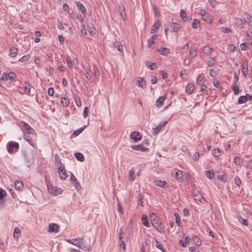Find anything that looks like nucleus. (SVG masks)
<instances>
[{
    "instance_id": "f257e3e1",
    "label": "nucleus",
    "mask_w": 252,
    "mask_h": 252,
    "mask_svg": "<svg viewBox=\"0 0 252 252\" xmlns=\"http://www.w3.org/2000/svg\"><path fill=\"white\" fill-rule=\"evenodd\" d=\"M66 241L69 243L76 246L82 250H89V246L84 244L83 239L80 237H76L74 239H68Z\"/></svg>"
},
{
    "instance_id": "f03ea898",
    "label": "nucleus",
    "mask_w": 252,
    "mask_h": 252,
    "mask_svg": "<svg viewBox=\"0 0 252 252\" xmlns=\"http://www.w3.org/2000/svg\"><path fill=\"white\" fill-rule=\"evenodd\" d=\"M16 74L13 72L9 73H3L1 77L0 78V81H7L8 80H14L16 78Z\"/></svg>"
},
{
    "instance_id": "7ed1b4c3",
    "label": "nucleus",
    "mask_w": 252,
    "mask_h": 252,
    "mask_svg": "<svg viewBox=\"0 0 252 252\" xmlns=\"http://www.w3.org/2000/svg\"><path fill=\"white\" fill-rule=\"evenodd\" d=\"M192 195L194 197V199L199 201L201 203L205 201V199L203 197L201 193L198 190H194L192 191Z\"/></svg>"
},
{
    "instance_id": "20e7f679",
    "label": "nucleus",
    "mask_w": 252,
    "mask_h": 252,
    "mask_svg": "<svg viewBox=\"0 0 252 252\" xmlns=\"http://www.w3.org/2000/svg\"><path fill=\"white\" fill-rule=\"evenodd\" d=\"M142 134L138 131H134L130 135V138L136 142L142 139Z\"/></svg>"
},
{
    "instance_id": "39448f33",
    "label": "nucleus",
    "mask_w": 252,
    "mask_h": 252,
    "mask_svg": "<svg viewBox=\"0 0 252 252\" xmlns=\"http://www.w3.org/2000/svg\"><path fill=\"white\" fill-rule=\"evenodd\" d=\"M58 172L61 180H64L66 179L67 176L64 165L58 167Z\"/></svg>"
},
{
    "instance_id": "423d86ee",
    "label": "nucleus",
    "mask_w": 252,
    "mask_h": 252,
    "mask_svg": "<svg viewBox=\"0 0 252 252\" xmlns=\"http://www.w3.org/2000/svg\"><path fill=\"white\" fill-rule=\"evenodd\" d=\"M132 223L129 222L126 228V230H125V232H123L121 229L120 231V235H125L126 236L130 235L131 234V233L132 232Z\"/></svg>"
},
{
    "instance_id": "0eeeda50",
    "label": "nucleus",
    "mask_w": 252,
    "mask_h": 252,
    "mask_svg": "<svg viewBox=\"0 0 252 252\" xmlns=\"http://www.w3.org/2000/svg\"><path fill=\"white\" fill-rule=\"evenodd\" d=\"M156 215L154 213H152L150 215V220L152 225L158 230V220L156 219Z\"/></svg>"
},
{
    "instance_id": "6e6552de",
    "label": "nucleus",
    "mask_w": 252,
    "mask_h": 252,
    "mask_svg": "<svg viewBox=\"0 0 252 252\" xmlns=\"http://www.w3.org/2000/svg\"><path fill=\"white\" fill-rule=\"evenodd\" d=\"M59 230V226L56 223H51L49 225L48 231L57 233Z\"/></svg>"
},
{
    "instance_id": "1a4fd4ad",
    "label": "nucleus",
    "mask_w": 252,
    "mask_h": 252,
    "mask_svg": "<svg viewBox=\"0 0 252 252\" xmlns=\"http://www.w3.org/2000/svg\"><path fill=\"white\" fill-rule=\"evenodd\" d=\"M118 9L122 19L124 20H125L126 18V15L125 11V7L122 4L119 5L118 6Z\"/></svg>"
},
{
    "instance_id": "9d476101",
    "label": "nucleus",
    "mask_w": 252,
    "mask_h": 252,
    "mask_svg": "<svg viewBox=\"0 0 252 252\" xmlns=\"http://www.w3.org/2000/svg\"><path fill=\"white\" fill-rule=\"evenodd\" d=\"M70 180L71 182L74 185L76 189L77 190L79 189V188H81L79 183L77 181L76 178L72 173L70 174Z\"/></svg>"
},
{
    "instance_id": "9b49d317",
    "label": "nucleus",
    "mask_w": 252,
    "mask_h": 252,
    "mask_svg": "<svg viewBox=\"0 0 252 252\" xmlns=\"http://www.w3.org/2000/svg\"><path fill=\"white\" fill-rule=\"evenodd\" d=\"M13 148L16 149H18L19 148V144L16 142H10L8 145V152L9 153H12L13 152Z\"/></svg>"
},
{
    "instance_id": "f8f14e48",
    "label": "nucleus",
    "mask_w": 252,
    "mask_h": 252,
    "mask_svg": "<svg viewBox=\"0 0 252 252\" xmlns=\"http://www.w3.org/2000/svg\"><path fill=\"white\" fill-rule=\"evenodd\" d=\"M131 147L132 149L138 151L146 152L148 151V148L143 146L142 145H133Z\"/></svg>"
},
{
    "instance_id": "ddd939ff",
    "label": "nucleus",
    "mask_w": 252,
    "mask_h": 252,
    "mask_svg": "<svg viewBox=\"0 0 252 252\" xmlns=\"http://www.w3.org/2000/svg\"><path fill=\"white\" fill-rule=\"evenodd\" d=\"M170 53V49L166 47H160L158 49V53L163 56H167Z\"/></svg>"
},
{
    "instance_id": "4468645a",
    "label": "nucleus",
    "mask_w": 252,
    "mask_h": 252,
    "mask_svg": "<svg viewBox=\"0 0 252 252\" xmlns=\"http://www.w3.org/2000/svg\"><path fill=\"white\" fill-rule=\"evenodd\" d=\"M145 65L151 70L156 69L157 67V64L155 63H152L151 62L147 61L145 62Z\"/></svg>"
},
{
    "instance_id": "2eb2a0df",
    "label": "nucleus",
    "mask_w": 252,
    "mask_h": 252,
    "mask_svg": "<svg viewBox=\"0 0 252 252\" xmlns=\"http://www.w3.org/2000/svg\"><path fill=\"white\" fill-rule=\"evenodd\" d=\"M52 190H50V188L48 187V190H49L50 193L56 195L60 194L62 192L61 189L56 187H55L54 188H52Z\"/></svg>"
},
{
    "instance_id": "dca6fc26",
    "label": "nucleus",
    "mask_w": 252,
    "mask_h": 252,
    "mask_svg": "<svg viewBox=\"0 0 252 252\" xmlns=\"http://www.w3.org/2000/svg\"><path fill=\"white\" fill-rule=\"evenodd\" d=\"M202 18L204 21H205L208 23L211 24L212 21V17L209 13H207L202 15Z\"/></svg>"
},
{
    "instance_id": "f3484780",
    "label": "nucleus",
    "mask_w": 252,
    "mask_h": 252,
    "mask_svg": "<svg viewBox=\"0 0 252 252\" xmlns=\"http://www.w3.org/2000/svg\"><path fill=\"white\" fill-rule=\"evenodd\" d=\"M14 186L15 189L19 191L22 190L24 187L23 182L22 181H18L15 182Z\"/></svg>"
},
{
    "instance_id": "a211bd4d",
    "label": "nucleus",
    "mask_w": 252,
    "mask_h": 252,
    "mask_svg": "<svg viewBox=\"0 0 252 252\" xmlns=\"http://www.w3.org/2000/svg\"><path fill=\"white\" fill-rule=\"evenodd\" d=\"M141 221L142 224L145 226H149V222L148 221L147 216L146 215H143L141 217Z\"/></svg>"
},
{
    "instance_id": "6ab92c4d",
    "label": "nucleus",
    "mask_w": 252,
    "mask_h": 252,
    "mask_svg": "<svg viewBox=\"0 0 252 252\" xmlns=\"http://www.w3.org/2000/svg\"><path fill=\"white\" fill-rule=\"evenodd\" d=\"M135 174L134 168H132L128 172V180L130 181H133L135 179L134 174Z\"/></svg>"
},
{
    "instance_id": "aec40b11",
    "label": "nucleus",
    "mask_w": 252,
    "mask_h": 252,
    "mask_svg": "<svg viewBox=\"0 0 252 252\" xmlns=\"http://www.w3.org/2000/svg\"><path fill=\"white\" fill-rule=\"evenodd\" d=\"M194 89V85L192 84H188L186 87V91L189 94H191Z\"/></svg>"
},
{
    "instance_id": "412c9836",
    "label": "nucleus",
    "mask_w": 252,
    "mask_h": 252,
    "mask_svg": "<svg viewBox=\"0 0 252 252\" xmlns=\"http://www.w3.org/2000/svg\"><path fill=\"white\" fill-rule=\"evenodd\" d=\"M157 37V35L156 34H154L148 39L147 46L149 47H150L154 43L155 40L156 39Z\"/></svg>"
},
{
    "instance_id": "4be33fe9",
    "label": "nucleus",
    "mask_w": 252,
    "mask_h": 252,
    "mask_svg": "<svg viewBox=\"0 0 252 252\" xmlns=\"http://www.w3.org/2000/svg\"><path fill=\"white\" fill-rule=\"evenodd\" d=\"M158 187L166 189L168 188V184L165 181L158 180Z\"/></svg>"
},
{
    "instance_id": "5701e85b",
    "label": "nucleus",
    "mask_w": 252,
    "mask_h": 252,
    "mask_svg": "<svg viewBox=\"0 0 252 252\" xmlns=\"http://www.w3.org/2000/svg\"><path fill=\"white\" fill-rule=\"evenodd\" d=\"M75 158L80 161H83L85 159L84 157L81 153H76L74 154Z\"/></svg>"
},
{
    "instance_id": "b1692460",
    "label": "nucleus",
    "mask_w": 252,
    "mask_h": 252,
    "mask_svg": "<svg viewBox=\"0 0 252 252\" xmlns=\"http://www.w3.org/2000/svg\"><path fill=\"white\" fill-rule=\"evenodd\" d=\"M55 164L56 166H63L64 165L62 163L61 161L59 160V155L57 154L55 155Z\"/></svg>"
},
{
    "instance_id": "393cba45",
    "label": "nucleus",
    "mask_w": 252,
    "mask_h": 252,
    "mask_svg": "<svg viewBox=\"0 0 252 252\" xmlns=\"http://www.w3.org/2000/svg\"><path fill=\"white\" fill-rule=\"evenodd\" d=\"M17 49L14 47H11L10 49V56L12 57H15L17 54Z\"/></svg>"
},
{
    "instance_id": "a878e982",
    "label": "nucleus",
    "mask_w": 252,
    "mask_h": 252,
    "mask_svg": "<svg viewBox=\"0 0 252 252\" xmlns=\"http://www.w3.org/2000/svg\"><path fill=\"white\" fill-rule=\"evenodd\" d=\"M61 102L63 106L68 107L69 104V100L67 97H63L62 98Z\"/></svg>"
},
{
    "instance_id": "bb28decb",
    "label": "nucleus",
    "mask_w": 252,
    "mask_h": 252,
    "mask_svg": "<svg viewBox=\"0 0 252 252\" xmlns=\"http://www.w3.org/2000/svg\"><path fill=\"white\" fill-rule=\"evenodd\" d=\"M178 25L176 23L173 22L171 24V30L172 32H177L179 27L178 26Z\"/></svg>"
},
{
    "instance_id": "cd10ccee",
    "label": "nucleus",
    "mask_w": 252,
    "mask_h": 252,
    "mask_svg": "<svg viewBox=\"0 0 252 252\" xmlns=\"http://www.w3.org/2000/svg\"><path fill=\"white\" fill-rule=\"evenodd\" d=\"M21 126L23 127V130L27 132L28 130H30L31 129V128H32V127L29 124H28L27 123H26L24 122H22Z\"/></svg>"
},
{
    "instance_id": "c85d7f7f",
    "label": "nucleus",
    "mask_w": 252,
    "mask_h": 252,
    "mask_svg": "<svg viewBox=\"0 0 252 252\" xmlns=\"http://www.w3.org/2000/svg\"><path fill=\"white\" fill-rule=\"evenodd\" d=\"M248 98L247 97L246 95H242L239 97L238 100V104H242L243 103L246 102L248 100Z\"/></svg>"
},
{
    "instance_id": "c756f323",
    "label": "nucleus",
    "mask_w": 252,
    "mask_h": 252,
    "mask_svg": "<svg viewBox=\"0 0 252 252\" xmlns=\"http://www.w3.org/2000/svg\"><path fill=\"white\" fill-rule=\"evenodd\" d=\"M144 79L141 77H139L136 79L135 80V85L139 86L141 88H143V81Z\"/></svg>"
},
{
    "instance_id": "7c9ffc66",
    "label": "nucleus",
    "mask_w": 252,
    "mask_h": 252,
    "mask_svg": "<svg viewBox=\"0 0 252 252\" xmlns=\"http://www.w3.org/2000/svg\"><path fill=\"white\" fill-rule=\"evenodd\" d=\"M206 175L209 179L214 178V172L213 170H209L206 171Z\"/></svg>"
},
{
    "instance_id": "2f4dec72",
    "label": "nucleus",
    "mask_w": 252,
    "mask_h": 252,
    "mask_svg": "<svg viewBox=\"0 0 252 252\" xmlns=\"http://www.w3.org/2000/svg\"><path fill=\"white\" fill-rule=\"evenodd\" d=\"M191 237H185V242H184L183 240H180V244L183 247H186L187 243H189Z\"/></svg>"
},
{
    "instance_id": "473e14b6",
    "label": "nucleus",
    "mask_w": 252,
    "mask_h": 252,
    "mask_svg": "<svg viewBox=\"0 0 252 252\" xmlns=\"http://www.w3.org/2000/svg\"><path fill=\"white\" fill-rule=\"evenodd\" d=\"M76 5L78 6V7L79 8V9L82 11V12L83 13H85L86 10L85 9V6L83 5V4L82 3H81L79 1H77L76 2Z\"/></svg>"
},
{
    "instance_id": "72a5a7b5",
    "label": "nucleus",
    "mask_w": 252,
    "mask_h": 252,
    "mask_svg": "<svg viewBox=\"0 0 252 252\" xmlns=\"http://www.w3.org/2000/svg\"><path fill=\"white\" fill-rule=\"evenodd\" d=\"M212 51V48L209 46L204 47L203 52L204 54H210Z\"/></svg>"
},
{
    "instance_id": "f704fd0d",
    "label": "nucleus",
    "mask_w": 252,
    "mask_h": 252,
    "mask_svg": "<svg viewBox=\"0 0 252 252\" xmlns=\"http://www.w3.org/2000/svg\"><path fill=\"white\" fill-rule=\"evenodd\" d=\"M123 238V237H119L118 243L119 244L120 247L122 248L123 250L125 251L126 249V245L125 241L122 240Z\"/></svg>"
},
{
    "instance_id": "c9c22d12",
    "label": "nucleus",
    "mask_w": 252,
    "mask_h": 252,
    "mask_svg": "<svg viewBox=\"0 0 252 252\" xmlns=\"http://www.w3.org/2000/svg\"><path fill=\"white\" fill-rule=\"evenodd\" d=\"M232 90L234 94L238 95L239 93V88L238 86V84H233L232 85Z\"/></svg>"
},
{
    "instance_id": "e433bc0d",
    "label": "nucleus",
    "mask_w": 252,
    "mask_h": 252,
    "mask_svg": "<svg viewBox=\"0 0 252 252\" xmlns=\"http://www.w3.org/2000/svg\"><path fill=\"white\" fill-rule=\"evenodd\" d=\"M93 72L90 69H86L85 72L86 78L87 79H91L92 77Z\"/></svg>"
},
{
    "instance_id": "4c0bfd02",
    "label": "nucleus",
    "mask_w": 252,
    "mask_h": 252,
    "mask_svg": "<svg viewBox=\"0 0 252 252\" xmlns=\"http://www.w3.org/2000/svg\"><path fill=\"white\" fill-rule=\"evenodd\" d=\"M180 16L184 21H186L188 20L186 12L183 9L180 11Z\"/></svg>"
},
{
    "instance_id": "58836bf2",
    "label": "nucleus",
    "mask_w": 252,
    "mask_h": 252,
    "mask_svg": "<svg viewBox=\"0 0 252 252\" xmlns=\"http://www.w3.org/2000/svg\"><path fill=\"white\" fill-rule=\"evenodd\" d=\"M176 178L179 180L183 178V172L181 170H178L175 174Z\"/></svg>"
},
{
    "instance_id": "ea45409f",
    "label": "nucleus",
    "mask_w": 252,
    "mask_h": 252,
    "mask_svg": "<svg viewBox=\"0 0 252 252\" xmlns=\"http://www.w3.org/2000/svg\"><path fill=\"white\" fill-rule=\"evenodd\" d=\"M243 161V159L238 157H235L234 159V162L236 165H240Z\"/></svg>"
},
{
    "instance_id": "a19ab883",
    "label": "nucleus",
    "mask_w": 252,
    "mask_h": 252,
    "mask_svg": "<svg viewBox=\"0 0 252 252\" xmlns=\"http://www.w3.org/2000/svg\"><path fill=\"white\" fill-rule=\"evenodd\" d=\"M174 216L175 217V222L177 224V225L179 226L180 224V215L178 213H176L174 214Z\"/></svg>"
},
{
    "instance_id": "79ce46f5",
    "label": "nucleus",
    "mask_w": 252,
    "mask_h": 252,
    "mask_svg": "<svg viewBox=\"0 0 252 252\" xmlns=\"http://www.w3.org/2000/svg\"><path fill=\"white\" fill-rule=\"evenodd\" d=\"M158 31V20H157L155 22V24L152 27L151 30V33H153L154 32H157Z\"/></svg>"
},
{
    "instance_id": "37998d69",
    "label": "nucleus",
    "mask_w": 252,
    "mask_h": 252,
    "mask_svg": "<svg viewBox=\"0 0 252 252\" xmlns=\"http://www.w3.org/2000/svg\"><path fill=\"white\" fill-rule=\"evenodd\" d=\"M149 128H151V133L154 135L157 134L158 133V126L156 127L153 126L152 125H150Z\"/></svg>"
},
{
    "instance_id": "c03bdc74",
    "label": "nucleus",
    "mask_w": 252,
    "mask_h": 252,
    "mask_svg": "<svg viewBox=\"0 0 252 252\" xmlns=\"http://www.w3.org/2000/svg\"><path fill=\"white\" fill-rule=\"evenodd\" d=\"M29 55H25L19 59L18 61L22 63H26L29 60Z\"/></svg>"
},
{
    "instance_id": "a18cd8bd",
    "label": "nucleus",
    "mask_w": 252,
    "mask_h": 252,
    "mask_svg": "<svg viewBox=\"0 0 252 252\" xmlns=\"http://www.w3.org/2000/svg\"><path fill=\"white\" fill-rule=\"evenodd\" d=\"M31 89V85L29 83H26L25 86V90L29 95L30 94V91Z\"/></svg>"
},
{
    "instance_id": "49530a36",
    "label": "nucleus",
    "mask_w": 252,
    "mask_h": 252,
    "mask_svg": "<svg viewBox=\"0 0 252 252\" xmlns=\"http://www.w3.org/2000/svg\"><path fill=\"white\" fill-rule=\"evenodd\" d=\"M215 63V60L212 57H209L208 61V65L210 66H213Z\"/></svg>"
},
{
    "instance_id": "de8ad7c7",
    "label": "nucleus",
    "mask_w": 252,
    "mask_h": 252,
    "mask_svg": "<svg viewBox=\"0 0 252 252\" xmlns=\"http://www.w3.org/2000/svg\"><path fill=\"white\" fill-rule=\"evenodd\" d=\"M196 49L190 50L189 57L191 58L194 57L196 55Z\"/></svg>"
},
{
    "instance_id": "09e8293b",
    "label": "nucleus",
    "mask_w": 252,
    "mask_h": 252,
    "mask_svg": "<svg viewBox=\"0 0 252 252\" xmlns=\"http://www.w3.org/2000/svg\"><path fill=\"white\" fill-rule=\"evenodd\" d=\"M222 152L221 150L219 149H215L213 152V154L215 156V157L218 158L220 157V156L221 155V153Z\"/></svg>"
},
{
    "instance_id": "8fccbe9b",
    "label": "nucleus",
    "mask_w": 252,
    "mask_h": 252,
    "mask_svg": "<svg viewBox=\"0 0 252 252\" xmlns=\"http://www.w3.org/2000/svg\"><path fill=\"white\" fill-rule=\"evenodd\" d=\"M235 23L238 26H241L244 23V20L241 18H235Z\"/></svg>"
},
{
    "instance_id": "3c124183",
    "label": "nucleus",
    "mask_w": 252,
    "mask_h": 252,
    "mask_svg": "<svg viewBox=\"0 0 252 252\" xmlns=\"http://www.w3.org/2000/svg\"><path fill=\"white\" fill-rule=\"evenodd\" d=\"M200 24V21L197 19H194L192 24V27L194 29H196L198 27Z\"/></svg>"
},
{
    "instance_id": "603ef678",
    "label": "nucleus",
    "mask_w": 252,
    "mask_h": 252,
    "mask_svg": "<svg viewBox=\"0 0 252 252\" xmlns=\"http://www.w3.org/2000/svg\"><path fill=\"white\" fill-rule=\"evenodd\" d=\"M218 179L223 183H225L227 181V178L225 175H218Z\"/></svg>"
},
{
    "instance_id": "864d4df0",
    "label": "nucleus",
    "mask_w": 252,
    "mask_h": 252,
    "mask_svg": "<svg viewBox=\"0 0 252 252\" xmlns=\"http://www.w3.org/2000/svg\"><path fill=\"white\" fill-rule=\"evenodd\" d=\"M165 99V97L164 96H161L158 97V107L162 105Z\"/></svg>"
},
{
    "instance_id": "5fc2aeb1",
    "label": "nucleus",
    "mask_w": 252,
    "mask_h": 252,
    "mask_svg": "<svg viewBox=\"0 0 252 252\" xmlns=\"http://www.w3.org/2000/svg\"><path fill=\"white\" fill-rule=\"evenodd\" d=\"M203 77L201 76V75H199L197 78L196 79V83L199 85H202L203 83Z\"/></svg>"
},
{
    "instance_id": "6e6d98bb",
    "label": "nucleus",
    "mask_w": 252,
    "mask_h": 252,
    "mask_svg": "<svg viewBox=\"0 0 252 252\" xmlns=\"http://www.w3.org/2000/svg\"><path fill=\"white\" fill-rule=\"evenodd\" d=\"M239 80V76L236 72L234 73V80L233 82V84H238V82Z\"/></svg>"
},
{
    "instance_id": "4d7b16f0",
    "label": "nucleus",
    "mask_w": 252,
    "mask_h": 252,
    "mask_svg": "<svg viewBox=\"0 0 252 252\" xmlns=\"http://www.w3.org/2000/svg\"><path fill=\"white\" fill-rule=\"evenodd\" d=\"M227 49L231 52H234L236 49V47L234 44H229L227 46Z\"/></svg>"
},
{
    "instance_id": "13d9d810",
    "label": "nucleus",
    "mask_w": 252,
    "mask_h": 252,
    "mask_svg": "<svg viewBox=\"0 0 252 252\" xmlns=\"http://www.w3.org/2000/svg\"><path fill=\"white\" fill-rule=\"evenodd\" d=\"M83 129L81 128L77 130L74 131L71 135L72 137L77 136L83 131Z\"/></svg>"
},
{
    "instance_id": "bf43d9fd",
    "label": "nucleus",
    "mask_w": 252,
    "mask_h": 252,
    "mask_svg": "<svg viewBox=\"0 0 252 252\" xmlns=\"http://www.w3.org/2000/svg\"><path fill=\"white\" fill-rule=\"evenodd\" d=\"M239 221H240V222H241V224L246 226L248 225L247 220L245 219H244L243 218L240 217L239 218Z\"/></svg>"
},
{
    "instance_id": "052dcab7",
    "label": "nucleus",
    "mask_w": 252,
    "mask_h": 252,
    "mask_svg": "<svg viewBox=\"0 0 252 252\" xmlns=\"http://www.w3.org/2000/svg\"><path fill=\"white\" fill-rule=\"evenodd\" d=\"M168 122L167 121H164L163 122H161L158 124V132H159V130L164 127L165 125L167 124Z\"/></svg>"
},
{
    "instance_id": "680f3d73",
    "label": "nucleus",
    "mask_w": 252,
    "mask_h": 252,
    "mask_svg": "<svg viewBox=\"0 0 252 252\" xmlns=\"http://www.w3.org/2000/svg\"><path fill=\"white\" fill-rule=\"evenodd\" d=\"M160 72L161 77L163 79H165L167 78L168 74L164 70H160Z\"/></svg>"
},
{
    "instance_id": "e2e57ef3",
    "label": "nucleus",
    "mask_w": 252,
    "mask_h": 252,
    "mask_svg": "<svg viewBox=\"0 0 252 252\" xmlns=\"http://www.w3.org/2000/svg\"><path fill=\"white\" fill-rule=\"evenodd\" d=\"M234 182H235V184L237 186H240V184H241V180H240V178L238 176H236V177H235Z\"/></svg>"
},
{
    "instance_id": "0e129e2a",
    "label": "nucleus",
    "mask_w": 252,
    "mask_h": 252,
    "mask_svg": "<svg viewBox=\"0 0 252 252\" xmlns=\"http://www.w3.org/2000/svg\"><path fill=\"white\" fill-rule=\"evenodd\" d=\"M248 70V64L246 63V67H243V68L242 69V74L244 76H246L247 75Z\"/></svg>"
},
{
    "instance_id": "69168bd1",
    "label": "nucleus",
    "mask_w": 252,
    "mask_h": 252,
    "mask_svg": "<svg viewBox=\"0 0 252 252\" xmlns=\"http://www.w3.org/2000/svg\"><path fill=\"white\" fill-rule=\"evenodd\" d=\"M66 62L68 63V66L70 67H72L73 66L72 62L70 59V58L69 56H67L66 59Z\"/></svg>"
},
{
    "instance_id": "338daca9",
    "label": "nucleus",
    "mask_w": 252,
    "mask_h": 252,
    "mask_svg": "<svg viewBox=\"0 0 252 252\" xmlns=\"http://www.w3.org/2000/svg\"><path fill=\"white\" fill-rule=\"evenodd\" d=\"M54 93V90L52 87H50L48 89V94L50 96H53Z\"/></svg>"
},
{
    "instance_id": "774afa93",
    "label": "nucleus",
    "mask_w": 252,
    "mask_h": 252,
    "mask_svg": "<svg viewBox=\"0 0 252 252\" xmlns=\"http://www.w3.org/2000/svg\"><path fill=\"white\" fill-rule=\"evenodd\" d=\"M6 191L4 190L1 189L0 190V200L4 197L6 195Z\"/></svg>"
}]
</instances>
